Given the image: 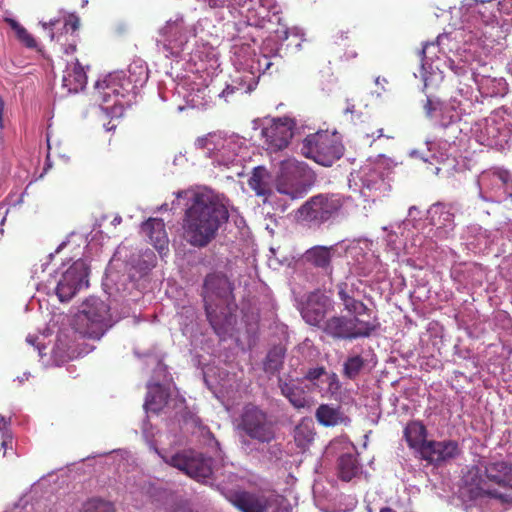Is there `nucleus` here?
Instances as JSON below:
<instances>
[{
  "label": "nucleus",
  "mask_w": 512,
  "mask_h": 512,
  "mask_svg": "<svg viewBox=\"0 0 512 512\" xmlns=\"http://www.w3.org/2000/svg\"><path fill=\"white\" fill-rule=\"evenodd\" d=\"M228 218L227 207L216 196L195 193L183 218L184 238L194 247H206Z\"/></svg>",
  "instance_id": "f257e3e1"
},
{
  "label": "nucleus",
  "mask_w": 512,
  "mask_h": 512,
  "mask_svg": "<svg viewBox=\"0 0 512 512\" xmlns=\"http://www.w3.org/2000/svg\"><path fill=\"white\" fill-rule=\"evenodd\" d=\"M234 284L221 272L206 275L202 286V297L207 319L217 334L227 330L232 324L237 305Z\"/></svg>",
  "instance_id": "f03ea898"
},
{
  "label": "nucleus",
  "mask_w": 512,
  "mask_h": 512,
  "mask_svg": "<svg viewBox=\"0 0 512 512\" xmlns=\"http://www.w3.org/2000/svg\"><path fill=\"white\" fill-rule=\"evenodd\" d=\"M512 470L511 463L497 461L482 466L473 465L462 477L463 485L471 499L493 498L510 503L512 496L499 492L494 486L504 487L506 475Z\"/></svg>",
  "instance_id": "7ed1b4c3"
},
{
  "label": "nucleus",
  "mask_w": 512,
  "mask_h": 512,
  "mask_svg": "<svg viewBox=\"0 0 512 512\" xmlns=\"http://www.w3.org/2000/svg\"><path fill=\"white\" fill-rule=\"evenodd\" d=\"M111 326L110 307L99 298L86 300L82 310L75 314L72 320L73 330L90 339H100Z\"/></svg>",
  "instance_id": "20e7f679"
},
{
  "label": "nucleus",
  "mask_w": 512,
  "mask_h": 512,
  "mask_svg": "<svg viewBox=\"0 0 512 512\" xmlns=\"http://www.w3.org/2000/svg\"><path fill=\"white\" fill-rule=\"evenodd\" d=\"M301 153L316 163L329 167L344 154V146L336 133L320 131L305 137Z\"/></svg>",
  "instance_id": "39448f33"
},
{
  "label": "nucleus",
  "mask_w": 512,
  "mask_h": 512,
  "mask_svg": "<svg viewBox=\"0 0 512 512\" xmlns=\"http://www.w3.org/2000/svg\"><path fill=\"white\" fill-rule=\"evenodd\" d=\"M312 178L313 172L306 163L293 158L286 159L280 163L276 189L292 200L299 199L307 192V183Z\"/></svg>",
  "instance_id": "423d86ee"
},
{
  "label": "nucleus",
  "mask_w": 512,
  "mask_h": 512,
  "mask_svg": "<svg viewBox=\"0 0 512 512\" xmlns=\"http://www.w3.org/2000/svg\"><path fill=\"white\" fill-rule=\"evenodd\" d=\"M237 428L259 443L268 444L276 438L272 419L264 410L252 403L243 407Z\"/></svg>",
  "instance_id": "0eeeda50"
},
{
  "label": "nucleus",
  "mask_w": 512,
  "mask_h": 512,
  "mask_svg": "<svg viewBox=\"0 0 512 512\" xmlns=\"http://www.w3.org/2000/svg\"><path fill=\"white\" fill-rule=\"evenodd\" d=\"M344 204L340 194H318L311 197L296 212L299 221L321 225L335 217Z\"/></svg>",
  "instance_id": "6e6552de"
},
{
  "label": "nucleus",
  "mask_w": 512,
  "mask_h": 512,
  "mask_svg": "<svg viewBox=\"0 0 512 512\" xmlns=\"http://www.w3.org/2000/svg\"><path fill=\"white\" fill-rule=\"evenodd\" d=\"M296 127V121L290 117L273 119L270 124L262 128L264 146L270 153L281 151L288 147Z\"/></svg>",
  "instance_id": "1a4fd4ad"
},
{
  "label": "nucleus",
  "mask_w": 512,
  "mask_h": 512,
  "mask_svg": "<svg viewBox=\"0 0 512 512\" xmlns=\"http://www.w3.org/2000/svg\"><path fill=\"white\" fill-rule=\"evenodd\" d=\"M89 268L78 259L61 276L56 286V295L61 302L71 300L83 287L88 286Z\"/></svg>",
  "instance_id": "9d476101"
},
{
  "label": "nucleus",
  "mask_w": 512,
  "mask_h": 512,
  "mask_svg": "<svg viewBox=\"0 0 512 512\" xmlns=\"http://www.w3.org/2000/svg\"><path fill=\"white\" fill-rule=\"evenodd\" d=\"M162 459L172 467H175L187 474L189 477L202 482L212 475V459L202 454L187 456L177 453L171 457L161 456Z\"/></svg>",
  "instance_id": "9b49d317"
},
{
  "label": "nucleus",
  "mask_w": 512,
  "mask_h": 512,
  "mask_svg": "<svg viewBox=\"0 0 512 512\" xmlns=\"http://www.w3.org/2000/svg\"><path fill=\"white\" fill-rule=\"evenodd\" d=\"M333 309V302L320 290L309 293L302 303L300 314L303 320L310 326L322 328L328 312Z\"/></svg>",
  "instance_id": "f8f14e48"
},
{
  "label": "nucleus",
  "mask_w": 512,
  "mask_h": 512,
  "mask_svg": "<svg viewBox=\"0 0 512 512\" xmlns=\"http://www.w3.org/2000/svg\"><path fill=\"white\" fill-rule=\"evenodd\" d=\"M462 453L461 447L456 440H429L419 454L420 458L430 465L441 466L450 462Z\"/></svg>",
  "instance_id": "ddd939ff"
},
{
  "label": "nucleus",
  "mask_w": 512,
  "mask_h": 512,
  "mask_svg": "<svg viewBox=\"0 0 512 512\" xmlns=\"http://www.w3.org/2000/svg\"><path fill=\"white\" fill-rule=\"evenodd\" d=\"M262 7L266 8L268 14L271 16L267 19L266 16L261 17H251L247 16L248 23L251 26H255L257 28H268V23H276L277 27L273 29V33L277 36L279 40L285 41L289 36V28L286 20L281 15V7L275 2V0H259Z\"/></svg>",
  "instance_id": "4468645a"
},
{
  "label": "nucleus",
  "mask_w": 512,
  "mask_h": 512,
  "mask_svg": "<svg viewBox=\"0 0 512 512\" xmlns=\"http://www.w3.org/2000/svg\"><path fill=\"white\" fill-rule=\"evenodd\" d=\"M141 232L160 254L168 251L169 239L162 219L149 218L142 223Z\"/></svg>",
  "instance_id": "2eb2a0df"
},
{
  "label": "nucleus",
  "mask_w": 512,
  "mask_h": 512,
  "mask_svg": "<svg viewBox=\"0 0 512 512\" xmlns=\"http://www.w3.org/2000/svg\"><path fill=\"white\" fill-rule=\"evenodd\" d=\"M124 78L120 74H109L95 84L96 92L104 103L113 101L115 105L119 96L124 97Z\"/></svg>",
  "instance_id": "dca6fc26"
},
{
  "label": "nucleus",
  "mask_w": 512,
  "mask_h": 512,
  "mask_svg": "<svg viewBox=\"0 0 512 512\" xmlns=\"http://www.w3.org/2000/svg\"><path fill=\"white\" fill-rule=\"evenodd\" d=\"M62 82L63 86L67 88V91L70 93H77L86 87V70L77 58L67 63Z\"/></svg>",
  "instance_id": "f3484780"
},
{
  "label": "nucleus",
  "mask_w": 512,
  "mask_h": 512,
  "mask_svg": "<svg viewBox=\"0 0 512 512\" xmlns=\"http://www.w3.org/2000/svg\"><path fill=\"white\" fill-rule=\"evenodd\" d=\"M336 251V246L316 245L309 248L305 253V259L314 267L323 270L326 274L331 275L333 272L332 257Z\"/></svg>",
  "instance_id": "a211bd4d"
},
{
  "label": "nucleus",
  "mask_w": 512,
  "mask_h": 512,
  "mask_svg": "<svg viewBox=\"0 0 512 512\" xmlns=\"http://www.w3.org/2000/svg\"><path fill=\"white\" fill-rule=\"evenodd\" d=\"M230 501L241 512H265L268 508L267 499L264 496L246 491L235 493Z\"/></svg>",
  "instance_id": "6ab92c4d"
},
{
  "label": "nucleus",
  "mask_w": 512,
  "mask_h": 512,
  "mask_svg": "<svg viewBox=\"0 0 512 512\" xmlns=\"http://www.w3.org/2000/svg\"><path fill=\"white\" fill-rule=\"evenodd\" d=\"M278 386L281 394L288 399L294 408L299 410L309 407L310 402L304 387L294 381H284L281 377L278 378Z\"/></svg>",
  "instance_id": "aec40b11"
},
{
  "label": "nucleus",
  "mask_w": 512,
  "mask_h": 512,
  "mask_svg": "<svg viewBox=\"0 0 512 512\" xmlns=\"http://www.w3.org/2000/svg\"><path fill=\"white\" fill-rule=\"evenodd\" d=\"M315 418L319 424L324 427H334L337 425H348L350 418L346 416L339 406L333 407L329 404H321L316 409Z\"/></svg>",
  "instance_id": "412c9836"
},
{
  "label": "nucleus",
  "mask_w": 512,
  "mask_h": 512,
  "mask_svg": "<svg viewBox=\"0 0 512 512\" xmlns=\"http://www.w3.org/2000/svg\"><path fill=\"white\" fill-rule=\"evenodd\" d=\"M353 315L352 318H348V321L351 323L349 328L352 330L353 339L369 337L380 326L377 319L371 317L370 312H367L365 315Z\"/></svg>",
  "instance_id": "4be33fe9"
},
{
  "label": "nucleus",
  "mask_w": 512,
  "mask_h": 512,
  "mask_svg": "<svg viewBox=\"0 0 512 512\" xmlns=\"http://www.w3.org/2000/svg\"><path fill=\"white\" fill-rule=\"evenodd\" d=\"M351 323L345 316H333L326 320L322 325V331L333 339L353 340Z\"/></svg>",
  "instance_id": "5701e85b"
},
{
  "label": "nucleus",
  "mask_w": 512,
  "mask_h": 512,
  "mask_svg": "<svg viewBox=\"0 0 512 512\" xmlns=\"http://www.w3.org/2000/svg\"><path fill=\"white\" fill-rule=\"evenodd\" d=\"M404 438L411 449L419 454L429 441L427 440V429L421 421H410L404 429Z\"/></svg>",
  "instance_id": "b1692460"
},
{
  "label": "nucleus",
  "mask_w": 512,
  "mask_h": 512,
  "mask_svg": "<svg viewBox=\"0 0 512 512\" xmlns=\"http://www.w3.org/2000/svg\"><path fill=\"white\" fill-rule=\"evenodd\" d=\"M286 348L282 344L274 345L269 349L263 361V370L269 375L279 373L284 365Z\"/></svg>",
  "instance_id": "393cba45"
},
{
  "label": "nucleus",
  "mask_w": 512,
  "mask_h": 512,
  "mask_svg": "<svg viewBox=\"0 0 512 512\" xmlns=\"http://www.w3.org/2000/svg\"><path fill=\"white\" fill-rule=\"evenodd\" d=\"M314 423L311 419H303L294 429V441L297 447L306 450L315 437Z\"/></svg>",
  "instance_id": "a878e982"
},
{
  "label": "nucleus",
  "mask_w": 512,
  "mask_h": 512,
  "mask_svg": "<svg viewBox=\"0 0 512 512\" xmlns=\"http://www.w3.org/2000/svg\"><path fill=\"white\" fill-rule=\"evenodd\" d=\"M169 394L159 384L154 385L148 391L145 399V408L147 411L158 413L167 404Z\"/></svg>",
  "instance_id": "bb28decb"
},
{
  "label": "nucleus",
  "mask_w": 512,
  "mask_h": 512,
  "mask_svg": "<svg viewBox=\"0 0 512 512\" xmlns=\"http://www.w3.org/2000/svg\"><path fill=\"white\" fill-rule=\"evenodd\" d=\"M360 472L358 459L353 454H343L338 459V475L343 481H350Z\"/></svg>",
  "instance_id": "cd10ccee"
},
{
  "label": "nucleus",
  "mask_w": 512,
  "mask_h": 512,
  "mask_svg": "<svg viewBox=\"0 0 512 512\" xmlns=\"http://www.w3.org/2000/svg\"><path fill=\"white\" fill-rule=\"evenodd\" d=\"M346 288V283H341L338 285V297L349 313L365 315L367 312H371L370 309L362 301L350 296L347 293Z\"/></svg>",
  "instance_id": "c85d7f7f"
},
{
  "label": "nucleus",
  "mask_w": 512,
  "mask_h": 512,
  "mask_svg": "<svg viewBox=\"0 0 512 512\" xmlns=\"http://www.w3.org/2000/svg\"><path fill=\"white\" fill-rule=\"evenodd\" d=\"M184 30V20L180 18L175 21H167L161 29V34L169 43H177L182 42Z\"/></svg>",
  "instance_id": "c756f323"
},
{
  "label": "nucleus",
  "mask_w": 512,
  "mask_h": 512,
  "mask_svg": "<svg viewBox=\"0 0 512 512\" xmlns=\"http://www.w3.org/2000/svg\"><path fill=\"white\" fill-rule=\"evenodd\" d=\"M6 22L10 25L15 32L17 39L29 49H36L38 44L35 38L24 28L19 22L14 19L7 18Z\"/></svg>",
  "instance_id": "7c9ffc66"
},
{
  "label": "nucleus",
  "mask_w": 512,
  "mask_h": 512,
  "mask_svg": "<svg viewBox=\"0 0 512 512\" xmlns=\"http://www.w3.org/2000/svg\"><path fill=\"white\" fill-rule=\"evenodd\" d=\"M249 187L255 191L258 196H266L268 194V185L263 178V171L256 168L248 181Z\"/></svg>",
  "instance_id": "2f4dec72"
},
{
  "label": "nucleus",
  "mask_w": 512,
  "mask_h": 512,
  "mask_svg": "<svg viewBox=\"0 0 512 512\" xmlns=\"http://www.w3.org/2000/svg\"><path fill=\"white\" fill-rule=\"evenodd\" d=\"M364 366L361 356L349 357L344 363V374L350 379L355 378Z\"/></svg>",
  "instance_id": "473e14b6"
},
{
  "label": "nucleus",
  "mask_w": 512,
  "mask_h": 512,
  "mask_svg": "<svg viewBox=\"0 0 512 512\" xmlns=\"http://www.w3.org/2000/svg\"><path fill=\"white\" fill-rule=\"evenodd\" d=\"M457 117L456 111L453 106L446 105L443 103L440 112H438V118L435 120L442 126L447 127L454 122Z\"/></svg>",
  "instance_id": "72a5a7b5"
},
{
  "label": "nucleus",
  "mask_w": 512,
  "mask_h": 512,
  "mask_svg": "<svg viewBox=\"0 0 512 512\" xmlns=\"http://www.w3.org/2000/svg\"><path fill=\"white\" fill-rule=\"evenodd\" d=\"M83 512H112V509L109 502L91 499L85 504Z\"/></svg>",
  "instance_id": "f704fd0d"
},
{
  "label": "nucleus",
  "mask_w": 512,
  "mask_h": 512,
  "mask_svg": "<svg viewBox=\"0 0 512 512\" xmlns=\"http://www.w3.org/2000/svg\"><path fill=\"white\" fill-rule=\"evenodd\" d=\"M431 213L439 214L440 217L443 216V222H440L443 226H447V223L453 222L454 215L450 211L446 210V206L443 204H435L431 209Z\"/></svg>",
  "instance_id": "c9c22d12"
},
{
  "label": "nucleus",
  "mask_w": 512,
  "mask_h": 512,
  "mask_svg": "<svg viewBox=\"0 0 512 512\" xmlns=\"http://www.w3.org/2000/svg\"><path fill=\"white\" fill-rule=\"evenodd\" d=\"M443 103L439 101H434L430 98H427L426 104L424 106L425 113L427 117L431 119L438 118V112H440V109L442 107Z\"/></svg>",
  "instance_id": "e433bc0d"
},
{
  "label": "nucleus",
  "mask_w": 512,
  "mask_h": 512,
  "mask_svg": "<svg viewBox=\"0 0 512 512\" xmlns=\"http://www.w3.org/2000/svg\"><path fill=\"white\" fill-rule=\"evenodd\" d=\"M325 375H327L326 369L323 366H321V367L310 368L306 372L304 378L310 382H314Z\"/></svg>",
  "instance_id": "4c0bfd02"
},
{
  "label": "nucleus",
  "mask_w": 512,
  "mask_h": 512,
  "mask_svg": "<svg viewBox=\"0 0 512 512\" xmlns=\"http://www.w3.org/2000/svg\"><path fill=\"white\" fill-rule=\"evenodd\" d=\"M80 27V19L76 14H69L65 19L64 28L68 31L76 32Z\"/></svg>",
  "instance_id": "58836bf2"
},
{
  "label": "nucleus",
  "mask_w": 512,
  "mask_h": 512,
  "mask_svg": "<svg viewBox=\"0 0 512 512\" xmlns=\"http://www.w3.org/2000/svg\"><path fill=\"white\" fill-rule=\"evenodd\" d=\"M9 420H10L9 418L7 419L6 417H4L2 415L0 416V433H2V435H3L1 446L4 449L7 448L8 443L9 444L12 443L11 438L5 437V434H6V431H7V427L9 425Z\"/></svg>",
  "instance_id": "ea45409f"
},
{
  "label": "nucleus",
  "mask_w": 512,
  "mask_h": 512,
  "mask_svg": "<svg viewBox=\"0 0 512 512\" xmlns=\"http://www.w3.org/2000/svg\"><path fill=\"white\" fill-rule=\"evenodd\" d=\"M326 376V381L328 383V391L330 393H335L336 391L339 390L340 388V382H339V379H338V376L335 374V373H327Z\"/></svg>",
  "instance_id": "a19ab883"
},
{
  "label": "nucleus",
  "mask_w": 512,
  "mask_h": 512,
  "mask_svg": "<svg viewBox=\"0 0 512 512\" xmlns=\"http://www.w3.org/2000/svg\"><path fill=\"white\" fill-rule=\"evenodd\" d=\"M493 176L501 181L504 185H507L511 180L510 172L505 169H497L493 171Z\"/></svg>",
  "instance_id": "79ce46f5"
},
{
  "label": "nucleus",
  "mask_w": 512,
  "mask_h": 512,
  "mask_svg": "<svg viewBox=\"0 0 512 512\" xmlns=\"http://www.w3.org/2000/svg\"><path fill=\"white\" fill-rule=\"evenodd\" d=\"M436 46L432 43H426L423 48L421 49V51H419V57H420V60H421V64L422 66L424 67L425 65H428L429 64V61H428V57H427V52L430 50V49H435Z\"/></svg>",
  "instance_id": "37998d69"
},
{
  "label": "nucleus",
  "mask_w": 512,
  "mask_h": 512,
  "mask_svg": "<svg viewBox=\"0 0 512 512\" xmlns=\"http://www.w3.org/2000/svg\"><path fill=\"white\" fill-rule=\"evenodd\" d=\"M240 91L239 88L227 85L226 88L219 94L220 98H223L225 102H229V98Z\"/></svg>",
  "instance_id": "c03bdc74"
},
{
  "label": "nucleus",
  "mask_w": 512,
  "mask_h": 512,
  "mask_svg": "<svg viewBox=\"0 0 512 512\" xmlns=\"http://www.w3.org/2000/svg\"><path fill=\"white\" fill-rule=\"evenodd\" d=\"M62 46V50H63V53L69 55V54H73L75 51H76V41L73 39L72 42H69V43H63L61 44Z\"/></svg>",
  "instance_id": "a18cd8bd"
},
{
  "label": "nucleus",
  "mask_w": 512,
  "mask_h": 512,
  "mask_svg": "<svg viewBox=\"0 0 512 512\" xmlns=\"http://www.w3.org/2000/svg\"><path fill=\"white\" fill-rule=\"evenodd\" d=\"M259 65L263 67L264 72H267L271 69L273 63L269 57L263 56L262 59L259 60Z\"/></svg>",
  "instance_id": "49530a36"
},
{
  "label": "nucleus",
  "mask_w": 512,
  "mask_h": 512,
  "mask_svg": "<svg viewBox=\"0 0 512 512\" xmlns=\"http://www.w3.org/2000/svg\"><path fill=\"white\" fill-rule=\"evenodd\" d=\"M226 1H227V0H207L208 5H209L211 8H220V7H224V6H225V4H226Z\"/></svg>",
  "instance_id": "de8ad7c7"
},
{
  "label": "nucleus",
  "mask_w": 512,
  "mask_h": 512,
  "mask_svg": "<svg viewBox=\"0 0 512 512\" xmlns=\"http://www.w3.org/2000/svg\"><path fill=\"white\" fill-rule=\"evenodd\" d=\"M59 23L58 19H50L48 22H42V26L44 29L49 28L52 30L53 27H55Z\"/></svg>",
  "instance_id": "09e8293b"
},
{
  "label": "nucleus",
  "mask_w": 512,
  "mask_h": 512,
  "mask_svg": "<svg viewBox=\"0 0 512 512\" xmlns=\"http://www.w3.org/2000/svg\"><path fill=\"white\" fill-rule=\"evenodd\" d=\"M4 107H5V102H4L3 98L0 96V129L3 128Z\"/></svg>",
  "instance_id": "8fccbe9b"
},
{
  "label": "nucleus",
  "mask_w": 512,
  "mask_h": 512,
  "mask_svg": "<svg viewBox=\"0 0 512 512\" xmlns=\"http://www.w3.org/2000/svg\"><path fill=\"white\" fill-rule=\"evenodd\" d=\"M511 467H512V463H511ZM504 488L512 489V470L509 472L508 475H506V480H505Z\"/></svg>",
  "instance_id": "3c124183"
},
{
  "label": "nucleus",
  "mask_w": 512,
  "mask_h": 512,
  "mask_svg": "<svg viewBox=\"0 0 512 512\" xmlns=\"http://www.w3.org/2000/svg\"><path fill=\"white\" fill-rule=\"evenodd\" d=\"M379 512H397V511L389 506H385V507L380 508Z\"/></svg>",
  "instance_id": "603ef678"
},
{
  "label": "nucleus",
  "mask_w": 512,
  "mask_h": 512,
  "mask_svg": "<svg viewBox=\"0 0 512 512\" xmlns=\"http://www.w3.org/2000/svg\"><path fill=\"white\" fill-rule=\"evenodd\" d=\"M377 132V138H380L383 135V129H379Z\"/></svg>",
  "instance_id": "864d4df0"
},
{
  "label": "nucleus",
  "mask_w": 512,
  "mask_h": 512,
  "mask_svg": "<svg viewBox=\"0 0 512 512\" xmlns=\"http://www.w3.org/2000/svg\"><path fill=\"white\" fill-rule=\"evenodd\" d=\"M50 38H51V40H54V38H55V35L52 31L50 32Z\"/></svg>",
  "instance_id": "5fc2aeb1"
},
{
  "label": "nucleus",
  "mask_w": 512,
  "mask_h": 512,
  "mask_svg": "<svg viewBox=\"0 0 512 512\" xmlns=\"http://www.w3.org/2000/svg\"><path fill=\"white\" fill-rule=\"evenodd\" d=\"M432 215H434V214L432 213ZM432 219H433V224H436V221H434V216H432Z\"/></svg>",
  "instance_id": "6e6d98bb"
},
{
  "label": "nucleus",
  "mask_w": 512,
  "mask_h": 512,
  "mask_svg": "<svg viewBox=\"0 0 512 512\" xmlns=\"http://www.w3.org/2000/svg\"><path fill=\"white\" fill-rule=\"evenodd\" d=\"M2 233H3V230H2V229H0V236L2 235Z\"/></svg>",
  "instance_id": "4d7b16f0"
},
{
  "label": "nucleus",
  "mask_w": 512,
  "mask_h": 512,
  "mask_svg": "<svg viewBox=\"0 0 512 512\" xmlns=\"http://www.w3.org/2000/svg\"><path fill=\"white\" fill-rule=\"evenodd\" d=\"M174 512H179L178 510H175Z\"/></svg>",
  "instance_id": "13d9d810"
}]
</instances>
